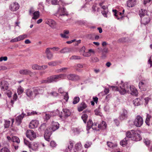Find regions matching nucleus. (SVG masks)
Segmentation results:
<instances>
[{"label": "nucleus", "mask_w": 152, "mask_h": 152, "mask_svg": "<svg viewBox=\"0 0 152 152\" xmlns=\"http://www.w3.org/2000/svg\"><path fill=\"white\" fill-rule=\"evenodd\" d=\"M67 78L69 80H77L80 79L78 75L71 74L67 75Z\"/></svg>", "instance_id": "f8f14e48"}, {"label": "nucleus", "mask_w": 152, "mask_h": 152, "mask_svg": "<svg viewBox=\"0 0 152 152\" xmlns=\"http://www.w3.org/2000/svg\"><path fill=\"white\" fill-rule=\"evenodd\" d=\"M82 55L85 56L89 57L91 56V54L90 53L88 52H85L82 53Z\"/></svg>", "instance_id": "e2e57ef3"}, {"label": "nucleus", "mask_w": 152, "mask_h": 152, "mask_svg": "<svg viewBox=\"0 0 152 152\" xmlns=\"http://www.w3.org/2000/svg\"><path fill=\"white\" fill-rule=\"evenodd\" d=\"M126 136L134 141H137L142 139L141 136L137 132L133 130L127 131L126 133Z\"/></svg>", "instance_id": "20e7f679"}, {"label": "nucleus", "mask_w": 152, "mask_h": 152, "mask_svg": "<svg viewBox=\"0 0 152 152\" xmlns=\"http://www.w3.org/2000/svg\"><path fill=\"white\" fill-rule=\"evenodd\" d=\"M17 38L18 41L22 40L27 37V35L26 34H24L20 35Z\"/></svg>", "instance_id": "2f4dec72"}, {"label": "nucleus", "mask_w": 152, "mask_h": 152, "mask_svg": "<svg viewBox=\"0 0 152 152\" xmlns=\"http://www.w3.org/2000/svg\"><path fill=\"white\" fill-rule=\"evenodd\" d=\"M113 11L114 13V15L116 18L120 20L122 19L123 16L122 15V13L121 12L117 11L115 10H113Z\"/></svg>", "instance_id": "9d476101"}, {"label": "nucleus", "mask_w": 152, "mask_h": 152, "mask_svg": "<svg viewBox=\"0 0 152 152\" xmlns=\"http://www.w3.org/2000/svg\"><path fill=\"white\" fill-rule=\"evenodd\" d=\"M6 94L9 97H10L11 96L12 93L9 90L7 91Z\"/></svg>", "instance_id": "774afa93"}, {"label": "nucleus", "mask_w": 152, "mask_h": 152, "mask_svg": "<svg viewBox=\"0 0 152 152\" xmlns=\"http://www.w3.org/2000/svg\"><path fill=\"white\" fill-rule=\"evenodd\" d=\"M7 138L9 141H11L13 142H16L19 144L20 142L19 139L16 136H12V137L10 136H7Z\"/></svg>", "instance_id": "dca6fc26"}, {"label": "nucleus", "mask_w": 152, "mask_h": 152, "mask_svg": "<svg viewBox=\"0 0 152 152\" xmlns=\"http://www.w3.org/2000/svg\"><path fill=\"white\" fill-rule=\"evenodd\" d=\"M67 69L68 68L66 67H63L60 69L57 70L56 72H65Z\"/></svg>", "instance_id": "c03bdc74"}, {"label": "nucleus", "mask_w": 152, "mask_h": 152, "mask_svg": "<svg viewBox=\"0 0 152 152\" xmlns=\"http://www.w3.org/2000/svg\"><path fill=\"white\" fill-rule=\"evenodd\" d=\"M39 144L38 142H34L33 144L31 145V148L33 150L36 151L37 150L39 147Z\"/></svg>", "instance_id": "c85d7f7f"}, {"label": "nucleus", "mask_w": 152, "mask_h": 152, "mask_svg": "<svg viewBox=\"0 0 152 152\" xmlns=\"http://www.w3.org/2000/svg\"><path fill=\"white\" fill-rule=\"evenodd\" d=\"M1 152H11L10 150L7 148H2L1 150Z\"/></svg>", "instance_id": "864d4df0"}, {"label": "nucleus", "mask_w": 152, "mask_h": 152, "mask_svg": "<svg viewBox=\"0 0 152 152\" xmlns=\"http://www.w3.org/2000/svg\"><path fill=\"white\" fill-rule=\"evenodd\" d=\"M24 142L25 145H27L29 148H31V144L29 142L26 140V139L24 140Z\"/></svg>", "instance_id": "052dcab7"}, {"label": "nucleus", "mask_w": 152, "mask_h": 152, "mask_svg": "<svg viewBox=\"0 0 152 152\" xmlns=\"http://www.w3.org/2000/svg\"><path fill=\"white\" fill-rule=\"evenodd\" d=\"M19 73L20 74L23 75H31L32 74L31 71L27 69H22L19 71Z\"/></svg>", "instance_id": "393cba45"}, {"label": "nucleus", "mask_w": 152, "mask_h": 152, "mask_svg": "<svg viewBox=\"0 0 152 152\" xmlns=\"http://www.w3.org/2000/svg\"><path fill=\"white\" fill-rule=\"evenodd\" d=\"M49 113L51 117L53 116L57 115L58 113V110H57L55 111H54L51 112H50Z\"/></svg>", "instance_id": "37998d69"}, {"label": "nucleus", "mask_w": 152, "mask_h": 152, "mask_svg": "<svg viewBox=\"0 0 152 152\" xmlns=\"http://www.w3.org/2000/svg\"><path fill=\"white\" fill-rule=\"evenodd\" d=\"M63 111L66 117H67L70 116L71 112L69 109H64L63 110Z\"/></svg>", "instance_id": "c756f323"}, {"label": "nucleus", "mask_w": 152, "mask_h": 152, "mask_svg": "<svg viewBox=\"0 0 152 152\" xmlns=\"http://www.w3.org/2000/svg\"><path fill=\"white\" fill-rule=\"evenodd\" d=\"M32 68L34 70H40V66L37 64H34L32 66Z\"/></svg>", "instance_id": "58836bf2"}, {"label": "nucleus", "mask_w": 152, "mask_h": 152, "mask_svg": "<svg viewBox=\"0 0 152 152\" xmlns=\"http://www.w3.org/2000/svg\"><path fill=\"white\" fill-rule=\"evenodd\" d=\"M25 115V114L23 113L21 114L16 117V123L17 125H19L20 124Z\"/></svg>", "instance_id": "ddd939ff"}, {"label": "nucleus", "mask_w": 152, "mask_h": 152, "mask_svg": "<svg viewBox=\"0 0 152 152\" xmlns=\"http://www.w3.org/2000/svg\"><path fill=\"white\" fill-rule=\"evenodd\" d=\"M141 18V23L142 24L144 25L147 24L149 22V17L146 15V16H144V17Z\"/></svg>", "instance_id": "b1692460"}, {"label": "nucleus", "mask_w": 152, "mask_h": 152, "mask_svg": "<svg viewBox=\"0 0 152 152\" xmlns=\"http://www.w3.org/2000/svg\"><path fill=\"white\" fill-rule=\"evenodd\" d=\"M69 96L68 95V93L67 92H66L65 93L64 96V99H65L66 101H67L69 99Z\"/></svg>", "instance_id": "69168bd1"}, {"label": "nucleus", "mask_w": 152, "mask_h": 152, "mask_svg": "<svg viewBox=\"0 0 152 152\" xmlns=\"http://www.w3.org/2000/svg\"><path fill=\"white\" fill-rule=\"evenodd\" d=\"M143 142L145 145L148 147L149 149L150 150L152 151V142L151 141L148 139H144L143 140Z\"/></svg>", "instance_id": "412c9836"}, {"label": "nucleus", "mask_w": 152, "mask_h": 152, "mask_svg": "<svg viewBox=\"0 0 152 152\" xmlns=\"http://www.w3.org/2000/svg\"><path fill=\"white\" fill-rule=\"evenodd\" d=\"M17 96L16 93H15L13 96V100H12L11 101V105H12L14 103V101H16L17 98Z\"/></svg>", "instance_id": "49530a36"}, {"label": "nucleus", "mask_w": 152, "mask_h": 152, "mask_svg": "<svg viewBox=\"0 0 152 152\" xmlns=\"http://www.w3.org/2000/svg\"><path fill=\"white\" fill-rule=\"evenodd\" d=\"M4 127L5 128H9L10 124V121L5 120L4 121Z\"/></svg>", "instance_id": "de8ad7c7"}, {"label": "nucleus", "mask_w": 152, "mask_h": 152, "mask_svg": "<svg viewBox=\"0 0 152 152\" xmlns=\"http://www.w3.org/2000/svg\"><path fill=\"white\" fill-rule=\"evenodd\" d=\"M39 124L38 121L36 120H32L29 124V127L31 129H34L37 127Z\"/></svg>", "instance_id": "4468645a"}, {"label": "nucleus", "mask_w": 152, "mask_h": 152, "mask_svg": "<svg viewBox=\"0 0 152 152\" xmlns=\"http://www.w3.org/2000/svg\"><path fill=\"white\" fill-rule=\"evenodd\" d=\"M0 87L2 91L7 90L8 88V83L5 80H2L0 82Z\"/></svg>", "instance_id": "0eeeda50"}, {"label": "nucleus", "mask_w": 152, "mask_h": 152, "mask_svg": "<svg viewBox=\"0 0 152 152\" xmlns=\"http://www.w3.org/2000/svg\"><path fill=\"white\" fill-rule=\"evenodd\" d=\"M80 98L78 96L75 97L73 99L72 103L73 104H76L77 103L80 101Z\"/></svg>", "instance_id": "ea45409f"}, {"label": "nucleus", "mask_w": 152, "mask_h": 152, "mask_svg": "<svg viewBox=\"0 0 152 152\" xmlns=\"http://www.w3.org/2000/svg\"><path fill=\"white\" fill-rule=\"evenodd\" d=\"M146 11L145 10H144L141 9V11H140V16L141 18L146 16L145 15L146 14Z\"/></svg>", "instance_id": "c9c22d12"}, {"label": "nucleus", "mask_w": 152, "mask_h": 152, "mask_svg": "<svg viewBox=\"0 0 152 152\" xmlns=\"http://www.w3.org/2000/svg\"><path fill=\"white\" fill-rule=\"evenodd\" d=\"M73 147V144L71 141H70L69 142V144L68 147V148L70 151H71L72 148Z\"/></svg>", "instance_id": "13d9d810"}, {"label": "nucleus", "mask_w": 152, "mask_h": 152, "mask_svg": "<svg viewBox=\"0 0 152 152\" xmlns=\"http://www.w3.org/2000/svg\"><path fill=\"white\" fill-rule=\"evenodd\" d=\"M91 142H86L84 145V147L86 148H88L91 145Z\"/></svg>", "instance_id": "4d7b16f0"}, {"label": "nucleus", "mask_w": 152, "mask_h": 152, "mask_svg": "<svg viewBox=\"0 0 152 152\" xmlns=\"http://www.w3.org/2000/svg\"><path fill=\"white\" fill-rule=\"evenodd\" d=\"M46 125L45 124L43 123L41 124L38 130L39 131L42 132L44 131L46 128Z\"/></svg>", "instance_id": "e433bc0d"}, {"label": "nucleus", "mask_w": 152, "mask_h": 152, "mask_svg": "<svg viewBox=\"0 0 152 152\" xmlns=\"http://www.w3.org/2000/svg\"><path fill=\"white\" fill-rule=\"evenodd\" d=\"M133 102L135 106H138L141 104L142 102L140 98H137L133 100Z\"/></svg>", "instance_id": "cd10ccee"}, {"label": "nucleus", "mask_w": 152, "mask_h": 152, "mask_svg": "<svg viewBox=\"0 0 152 152\" xmlns=\"http://www.w3.org/2000/svg\"><path fill=\"white\" fill-rule=\"evenodd\" d=\"M66 76L64 74H60L54 75L48 77L47 79L42 80L41 81L42 83H48L53 82H56L61 79L64 78Z\"/></svg>", "instance_id": "7ed1b4c3"}, {"label": "nucleus", "mask_w": 152, "mask_h": 152, "mask_svg": "<svg viewBox=\"0 0 152 152\" xmlns=\"http://www.w3.org/2000/svg\"><path fill=\"white\" fill-rule=\"evenodd\" d=\"M67 15V14L66 12V9L65 8H59L56 14V16L58 17L60 16Z\"/></svg>", "instance_id": "1a4fd4ad"}, {"label": "nucleus", "mask_w": 152, "mask_h": 152, "mask_svg": "<svg viewBox=\"0 0 152 152\" xmlns=\"http://www.w3.org/2000/svg\"><path fill=\"white\" fill-rule=\"evenodd\" d=\"M24 91L23 89L21 86H19L17 89V92L19 95L21 94Z\"/></svg>", "instance_id": "a19ab883"}, {"label": "nucleus", "mask_w": 152, "mask_h": 152, "mask_svg": "<svg viewBox=\"0 0 152 152\" xmlns=\"http://www.w3.org/2000/svg\"><path fill=\"white\" fill-rule=\"evenodd\" d=\"M59 124L57 122L53 121L52 123V129L50 128H47L45 130L44 137L47 141H49L50 140V136L52 134L51 130L54 131L58 129L59 127Z\"/></svg>", "instance_id": "f03ea898"}, {"label": "nucleus", "mask_w": 152, "mask_h": 152, "mask_svg": "<svg viewBox=\"0 0 152 152\" xmlns=\"http://www.w3.org/2000/svg\"><path fill=\"white\" fill-rule=\"evenodd\" d=\"M57 63L56 61H52L48 62V64L50 66H56L57 65Z\"/></svg>", "instance_id": "a18cd8bd"}, {"label": "nucleus", "mask_w": 152, "mask_h": 152, "mask_svg": "<svg viewBox=\"0 0 152 152\" xmlns=\"http://www.w3.org/2000/svg\"><path fill=\"white\" fill-rule=\"evenodd\" d=\"M83 67V65L82 64H76L75 66V68L77 70H79V68H81Z\"/></svg>", "instance_id": "79ce46f5"}, {"label": "nucleus", "mask_w": 152, "mask_h": 152, "mask_svg": "<svg viewBox=\"0 0 152 152\" xmlns=\"http://www.w3.org/2000/svg\"><path fill=\"white\" fill-rule=\"evenodd\" d=\"M7 59V56L1 57H0V61H6Z\"/></svg>", "instance_id": "338daca9"}, {"label": "nucleus", "mask_w": 152, "mask_h": 152, "mask_svg": "<svg viewBox=\"0 0 152 152\" xmlns=\"http://www.w3.org/2000/svg\"><path fill=\"white\" fill-rule=\"evenodd\" d=\"M91 61L93 62H96L99 61V60L98 58L96 57H91Z\"/></svg>", "instance_id": "3c124183"}, {"label": "nucleus", "mask_w": 152, "mask_h": 152, "mask_svg": "<svg viewBox=\"0 0 152 152\" xmlns=\"http://www.w3.org/2000/svg\"><path fill=\"white\" fill-rule=\"evenodd\" d=\"M151 117L150 115L148 114H146V118L145 121V123L148 126H150V119L151 118Z\"/></svg>", "instance_id": "7c9ffc66"}, {"label": "nucleus", "mask_w": 152, "mask_h": 152, "mask_svg": "<svg viewBox=\"0 0 152 152\" xmlns=\"http://www.w3.org/2000/svg\"><path fill=\"white\" fill-rule=\"evenodd\" d=\"M128 112L127 110L124 109H123L121 115L119 116V118L121 120H124L127 118V117Z\"/></svg>", "instance_id": "6ab92c4d"}, {"label": "nucleus", "mask_w": 152, "mask_h": 152, "mask_svg": "<svg viewBox=\"0 0 152 152\" xmlns=\"http://www.w3.org/2000/svg\"><path fill=\"white\" fill-rule=\"evenodd\" d=\"M147 84V82L145 80H143L140 81L139 83V87L140 89L142 91H144V88Z\"/></svg>", "instance_id": "2eb2a0df"}, {"label": "nucleus", "mask_w": 152, "mask_h": 152, "mask_svg": "<svg viewBox=\"0 0 152 152\" xmlns=\"http://www.w3.org/2000/svg\"><path fill=\"white\" fill-rule=\"evenodd\" d=\"M57 144L54 141H52L50 143V146L53 148L57 146Z\"/></svg>", "instance_id": "6e6d98bb"}, {"label": "nucleus", "mask_w": 152, "mask_h": 152, "mask_svg": "<svg viewBox=\"0 0 152 152\" xmlns=\"http://www.w3.org/2000/svg\"><path fill=\"white\" fill-rule=\"evenodd\" d=\"M96 124L95 123H93V124H92V125L91 126V127L92 128V129L94 130H99V129H98V128H97L96 127Z\"/></svg>", "instance_id": "680f3d73"}, {"label": "nucleus", "mask_w": 152, "mask_h": 152, "mask_svg": "<svg viewBox=\"0 0 152 152\" xmlns=\"http://www.w3.org/2000/svg\"><path fill=\"white\" fill-rule=\"evenodd\" d=\"M19 4L16 2L12 4L10 6V9L12 11H15L18 10L19 8Z\"/></svg>", "instance_id": "9b49d317"}, {"label": "nucleus", "mask_w": 152, "mask_h": 152, "mask_svg": "<svg viewBox=\"0 0 152 152\" xmlns=\"http://www.w3.org/2000/svg\"><path fill=\"white\" fill-rule=\"evenodd\" d=\"M93 124V123L92 121L90 119L88 122L87 124L86 129L88 131L91 128V126L92 124Z\"/></svg>", "instance_id": "473e14b6"}, {"label": "nucleus", "mask_w": 152, "mask_h": 152, "mask_svg": "<svg viewBox=\"0 0 152 152\" xmlns=\"http://www.w3.org/2000/svg\"><path fill=\"white\" fill-rule=\"evenodd\" d=\"M81 59V57L78 56L73 55L71 56L70 58V60L74 59Z\"/></svg>", "instance_id": "8fccbe9b"}, {"label": "nucleus", "mask_w": 152, "mask_h": 152, "mask_svg": "<svg viewBox=\"0 0 152 152\" xmlns=\"http://www.w3.org/2000/svg\"><path fill=\"white\" fill-rule=\"evenodd\" d=\"M143 122L142 118L140 115H137L134 121V125L137 127H140Z\"/></svg>", "instance_id": "39448f33"}, {"label": "nucleus", "mask_w": 152, "mask_h": 152, "mask_svg": "<svg viewBox=\"0 0 152 152\" xmlns=\"http://www.w3.org/2000/svg\"><path fill=\"white\" fill-rule=\"evenodd\" d=\"M26 137L30 140H32L36 137V134L32 130H28L26 132Z\"/></svg>", "instance_id": "423d86ee"}, {"label": "nucleus", "mask_w": 152, "mask_h": 152, "mask_svg": "<svg viewBox=\"0 0 152 152\" xmlns=\"http://www.w3.org/2000/svg\"><path fill=\"white\" fill-rule=\"evenodd\" d=\"M29 13L30 15L31 14H32L33 17L32 19L34 20H36L38 19L39 16V11H37L33 12H32L31 10H30L29 11Z\"/></svg>", "instance_id": "f3484780"}, {"label": "nucleus", "mask_w": 152, "mask_h": 152, "mask_svg": "<svg viewBox=\"0 0 152 152\" xmlns=\"http://www.w3.org/2000/svg\"><path fill=\"white\" fill-rule=\"evenodd\" d=\"M101 12L104 17L106 18L107 17L109 13L107 10L102 11Z\"/></svg>", "instance_id": "603ef678"}, {"label": "nucleus", "mask_w": 152, "mask_h": 152, "mask_svg": "<svg viewBox=\"0 0 152 152\" xmlns=\"http://www.w3.org/2000/svg\"><path fill=\"white\" fill-rule=\"evenodd\" d=\"M70 52L69 49L67 48H64L60 50L59 52L61 53H67Z\"/></svg>", "instance_id": "f704fd0d"}, {"label": "nucleus", "mask_w": 152, "mask_h": 152, "mask_svg": "<svg viewBox=\"0 0 152 152\" xmlns=\"http://www.w3.org/2000/svg\"><path fill=\"white\" fill-rule=\"evenodd\" d=\"M46 23L53 28H55L56 27V23L55 21L52 19H48Z\"/></svg>", "instance_id": "a211bd4d"}, {"label": "nucleus", "mask_w": 152, "mask_h": 152, "mask_svg": "<svg viewBox=\"0 0 152 152\" xmlns=\"http://www.w3.org/2000/svg\"><path fill=\"white\" fill-rule=\"evenodd\" d=\"M136 3V0H128L126 1V4L129 7H134Z\"/></svg>", "instance_id": "5701e85b"}, {"label": "nucleus", "mask_w": 152, "mask_h": 152, "mask_svg": "<svg viewBox=\"0 0 152 152\" xmlns=\"http://www.w3.org/2000/svg\"><path fill=\"white\" fill-rule=\"evenodd\" d=\"M128 140L126 138L124 139L123 140L120 142V144L123 147H124L127 143Z\"/></svg>", "instance_id": "4c0bfd02"}, {"label": "nucleus", "mask_w": 152, "mask_h": 152, "mask_svg": "<svg viewBox=\"0 0 152 152\" xmlns=\"http://www.w3.org/2000/svg\"><path fill=\"white\" fill-rule=\"evenodd\" d=\"M88 118L87 115L86 114H83L81 118L83 121L84 123H86V119Z\"/></svg>", "instance_id": "09e8293b"}, {"label": "nucleus", "mask_w": 152, "mask_h": 152, "mask_svg": "<svg viewBox=\"0 0 152 152\" xmlns=\"http://www.w3.org/2000/svg\"><path fill=\"white\" fill-rule=\"evenodd\" d=\"M82 145L80 142L76 143L75 145L74 149V152H78L81 150L82 149Z\"/></svg>", "instance_id": "4be33fe9"}, {"label": "nucleus", "mask_w": 152, "mask_h": 152, "mask_svg": "<svg viewBox=\"0 0 152 152\" xmlns=\"http://www.w3.org/2000/svg\"><path fill=\"white\" fill-rule=\"evenodd\" d=\"M33 92L35 97L37 95L42 94L44 90L42 88L36 87L33 88Z\"/></svg>", "instance_id": "6e6552de"}, {"label": "nucleus", "mask_w": 152, "mask_h": 152, "mask_svg": "<svg viewBox=\"0 0 152 152\" xmlns=\"http://www.w3.org/2000/svg\"><path fill=\"white\" fill-rule=\"evenodd\" d=\"M121 83L119 85V88L115 86H111V87L113 90L119 91L121 94L124 95L127 93L135 96L137 94V90L134 86H130L129 88V86L127 83L123 84V82L122 81Z\"/></svg>", "instance_id": "f257e3e1"}, {"label": "nucleus", "mask_w": 152, "mask_h": 152, "mask_svg": "<svg viewBox=\"0 0 152 152\" xmlns=\"http://www.w3.org/2000/svg\"><path fill=\"white\" fill-rule=\"evenodd\" d=\"M73 132H75V134H78L80 132V130L77 128H73Z\"/></svg>", "instance_id": "bf43d9fd"}, {"label": "nucleus", "mask_w": 152, "mask_h": 152, "mask_svg": "<svg viewBox=\"0 0 152 152\" xmlns=\"http://www.w3.org/2000/svg\"><path fill=\"white\" fill-rule=\"evenodd\" d=\"M37 113L36 111H32L27 113V114L28 116H30L36 114Z\"/></svg>", "instance_id": "0e129e2a"}, {"label": "nucleus", "mask_w": 152, "mask_h": 152, "mask_svg": "<svg viewBox=\"0 0 152 152\" xmlns=\"http://www.w3.org/2000/svg\"><path fill=\"white\" fill-rule=\"evenodd\" d=\"M108 146L110 148L114 149L117 146V144L116 143H113L111 142H107V143Z\"/></svg>", "instance_id": "72a5a7b5"}, {"label": "nucleus", "mask_w": 152, "mask_h": 152, "mask_svg": "<svg viewBox=\"0 0 152 152\" xmlns=\"http://www.w3.org/2000/svg\"><path fill=\"white\" fill-rule=\"evenodd\" d=\"M87 107V105L85 103L82 102L78 107V110L79 112L82 111Z\"/></svg>", "instance_id": "a878e982"}, {"label": "nucleus", "mask_w": 152, "mask_h": 152, "mask_svg": "<svg viewBox=\"0 0 152 152\" xmlns=\"http://www.w3.org/2000/svg\"><path fill=\"white\" fill-rule=\"evenodd\" d=\"M47 58L49 60H51L53 57V54L51 53H50L46 54Z\"/></svg>", "instance_id": "5fc2aeb1"}, {"label": "nucleus", "mask_w": 152, "mask_h": 152, "mask_svg": "<svg viewBox=\"0 0 152 152\" xmlns=\"http://www.w3.org/2000/svg\"><path fill=\"white\" fill-rule=\"evenodd\" d=\"M107 127V124L104 121H102V123L98 125V128L100 129L104 130Z\"/></svg>", "instance_id": "bb28decb"}, {"label": "nucleus", "mask_w": 152, "mask_h": 152, "mask_svg": "<svg viewBox=\"0 0 152 152\" xmlns=\"http://www.w3.org/2000/svg\"><path fill=\"white\" fill-rule=\"evenodd\" d=\"M26 93L27 96L31 99L35 97L33 90H32L30 89H28L27 90Z\"/></svg>", "instance_id": "aec40b11"}]
</instances>
